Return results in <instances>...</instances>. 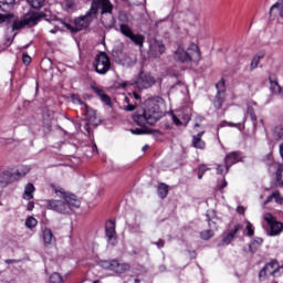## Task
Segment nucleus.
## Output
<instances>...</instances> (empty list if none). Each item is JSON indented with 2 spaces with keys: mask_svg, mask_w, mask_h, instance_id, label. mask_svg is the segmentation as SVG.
Here are the masks:
<instances>
[{
  "mask_svg": "<svg viewBox=\"0 0 283 283\" xmlns=\"http://www.w3.org/2000/svg\"><path fill=\"white\" fill-rule=\"evenodd\" d=\"M163 105V98L153 97L146 102V108L138 109L132 116L133 123L138 125L140 128L130 129V134L135 136H143V134L147 133V126L155 125L165 116V113L160 108Z\"/></svg>",
  "mask_w": 283,
  "mask_h": 283,
  "instance_id": "1",
  "label": "nucleus"
},
{
  "mask_svg": "<svg viewBox=\"0 0 283 283\" xmlns=\"http://www.w3.org/2000/svg\"><path fill=\"white\" fill-rule=\"evenodd\" d=\"M280 277L283 275V265L280 266V263L277 261H271L270 263H266L261 271L259 272V280L262 282V280H266V277Z\"/></svg>",
  "mask_w": 283,
  "mask_h": 283,
  "instance_id": "2",
  "label": "nucleus"
},
{
  "mask_svg": "<svg viewBox=\"0 0 283 283\" xmlns=\"http://www.w3.org/2000/svg\"><path fill=\"white\" fill-rule=\"evenodd\" d=\"M96 17V4H92L91 9L87 11L85 15L78 17L74 20L76 32H81V30L90 28L92 21H94Z\"/></svg>",
  "mask_w": 283,
  "mask_h": 283,
  "instance_id": "3",
  "label": "nucleus"
},
{
  "mask_svg": "<svg viewBox=\"0 0 283 283\" xmlns=\"http://www.w3.org/2000/svg\"><path fill=\"white\" fill-rule=\"evenodd\" d=\"M156 83V76L147 71H140L135 80V85L138 90H149Z\"/></svg>",
  "mask_w": 283,
  "mask_h": 283,
  "instance_id": "4",
  "label": "nucleus"
},
{
  "mask_svg": "<svg viewBox=\"0 0 283 283\" xmlns=\"http://www.w3.org/2000/svg\"><path fill=\"white\" fill-rule=\"evenodd\" d=\"M263 220H265V222L268 223V235L271 237H275V235H280V233H282L283 231V223L282 221H277V218H275L273 214L271 213H265L263 216Z\"/></svg>",
  "mask_w": 283,
  "mask_h": 283,
  "instance_id": "5",
  "label": "nucleus"
},
{
  "mask_svg": "<svg viewBox=\"0 0 283 283\" xmlns=\"http://www.w3.org/2000/svg\"><path fill=\"white\" fill-rule=\"evenodd\" d=\"M93 67H95V72H97V74H107V71L111 70L112 67V64L109 62V56H107V53L101 52L95 57Z\"/></svg>",
  "mask_w": 283,
  "mask_h": 283,
  "instance_id": "6",
  "label": "nucleus"
},
{
  "mask_svg": "<svg viewBox=\"0 0 283 283\" xmlns=\"http://www.w3.org/2000/svg\"><path fill=\"white\" fill-rule=\"evenodd\" d=\"M14 0H0V23H6L11 19H14V14L8 13L12 10Z\"/></svg>",
  "mask_w": 283,
  "mask_h": 283,
  "instance_id": "7",
  "label": "nucleus"
},
{
  "mask_svg": "<svg viewBox=\"0 0 283 283\" xmlns=\"http://www.w3.org/2000/svg\"><path fill=\"white\" fill-rule=\"evenodd\" d=\"M52 189L55 191V193L60 195L63 200H65L67 207H70V213L74 211V209H78L81 207V200L76 198L74 195H66L65 190L63 189H56V187L52 186Z\"/></svg>",
  "mask_w": 283,
  "mask_h": 283,
  "instance_id": "8",
  "label": "nucleus"
},
{
  "mask_svg": "<svg viewBox=\"0 0 283 283\" xmlns=\"http://www.w3.org/2000/svg\"><path fill=\"white\" fill-rule=\"evenodd\" d=\"M167 49L165 48V44L160 40H153L150 42L148 54L151 56V59H160L163 54H165V51Z\"/></svg>",
  "mask_w": 283,
  "mask_h": 283,
  "instance_id": "9",
  "label": "nucleus"
},
{
  "mask_svg": "<svg viewBox=\"0 0 283 283\" xmlns=\"http://www.w3.org/2000/svg\"><path fill=\"white\" fill-rule=\"evenodd\" d=\"M48 209H52L57 213H70V206H67L65 199L63 200H46Z\"/></svg>",
  "mask_w": 283,
  "mask_h": 283,
  "instance_id": "10",
  "label": "nucleus"
},
{
  "mask_svg": "<svg viewBox=\"0 0 283 283\" xmlns=\"http://www.w3.org/2000/svg\"><path fill=\"white\" fill-rule=\"evenodd\" d=\"M96 6V15L98 17V9L101 8L102 14H112L114 4L109 0H94L92 6Z\"/></svg>",
  "mask_w": 283,
  "mask_h": 283,
  "instance_id": "11",
  "label": "nucleus"
},
{
  "mask_svg": "<svg viewBox=\"0 0 283 283\" xmlns=\"http://www.w3.org/2000/svg\"><path fill=\"white\" fill-rule=\"evenodd\" d=\"M186 54L188 56L189 63H198L200 61V48L196 43H190L187 48Z\"/></svg>",
  "mask_w": 283,
  "mask_h": 283,
  "instance_id": "12",
  "label": "nucleus"
},
{
  "mask_svg": "<svg viewBox=\"0 0 283 283\" xmlns=\"http://www.w3.org/2000/svg\"><path fill=\"white\" fill-rule=\"evenodd\" d=\"M99 124H101V119L96 117V113L94 112L86 113L85 130L87 132V134H92V128L98 127Z\"/></svg>",
  "mask_w": 283,
  "mask_h": 283,
  "instance_id": "13",
  "label": "nucleus"
},
{
  "mask_svg": "<svg viewBox=\"0 0 283 283\" xmlns=\"http://www.w3.org/2000/svg\"><path fill=\"white\" fill-rule=\"evenodd\" d=\"M42 240L44 247H52V244H56V237H54V232L50 228L42 229Z\"/></svg>",
  "mask_w": 283,
  "mask_h": 283,
  "instance_id": "14",
  "label": "nucleus"
},
{
  "mask_svg": "<svg viewBox=\"0 0 283 283\" xmlns=\"http://www.w3.org/2000/svg\"><path fill=\"white\" fill-rule=\"evenodd\" d=\"M242 160V155L238 151H232L226 157V167L229 169L235 163H240Z\"/></svg>",
  "mask_w": 283,
  "mask_h": 283,
  "instance_id": "15",
  "label": "nucleus"
},
{
  "mask_svg": "<svg viewBox=\"0 0 283 283\" xmlns=\"http://www.w3.org/2000/svg\"><path fill=\"white\" fill-rule=\"evenodd\" d=\"M174 60L178 61L179 63H189V57L187 55V51L182 48H178L174 52Z\"/></svg>",
  "mask_w": 283,
  "mask_h": 283,
  "instance_id": "16",
  "label": "nucleus"
},
{
  "mask_svg": "<svg viewBox=\"0 0 283 283\" xmlns=\"http://www.w3.org/2000/svg\"><path fill=\"white\" fill-rule=\"evenodd\" d=\"M91 90H93L94 94H96V96H98V98H101L105 105H111L112 98H109V95L105 94V91L98 88L97 86H92Z\"/></svg>",
  "mask_w": 283,
  "mask_h": 283,
  "instance_id": "17",
  "label": "nucleus"
},
{
  "mask_svg": "<svg viewBox=\"0 0 283 283\" xmlns=\"http://www.w3.org/2000/svg\"><path fill=\"white\" fill-rule=\"evenodd\" d=\"M91 90H93L94 94H96V96H98V98H101L105 105H111L112 98H109V95L105 94V91L98 88L97 86H92Z\"/></svg>",
  "mask_w": 283,
  "mask_h": 283,
  "instance_id": "18",
  "label": "nucleus"
},
{
  "mask_svg": "<svg viewBox=\"0 0 283 283\" xmlns=\"http://www.w3.org/2000/svg\"><path fill=\"white\" fill-rule=\"evenodd\" d=\"M14 178V172L4 171L0 175V187H8Z\"/></svg>",
  "mask_w": 283,
  "mask_h": 283,
  "instance_id": "19",
  "label": "nucleus"
},
{
  "mask_svg": "<svg viewBox=\"0 0 283 283\" xmlns=\"http://www.w3.org/2000/svg\"><path fill=\"white\" fill-rule=\"evenodd\" d=\"M41 20V15L39 12H29L24 17V21L27 25H34L36 24V21Z\"/></svg>",
  "mask_w": 283,
  "mask_h": 283,
  "instance_id": "20",
  "label": "nucleus"
},
{
  "mask_svg": "<svg viewBox=\"0 0 283 283\" xmlns=\"http://www.w3.org/2000/svg\"><path fill=\"white\" fill-rule=\"evenodd\" d=\"M240 229H242V226L238 224L226 237H223V240H222L223 244H231V241L233 240V238H235V233H238Z\"/></svg>",
  "mask_w": 283,
  "mask_h": 283,
  "instance_id": "21",
  "label": "nucleus"
},
{
  "mask_svg": "<svg viewBox=\"0 0 283 283\" xmlns=\"http://www.w3.org/2000/svg\"><path fill=\"white\" fill-rule=\"evenodd\" d=\"M116 235V223L114 221H109L106 224V238H108V240H114Z\"/></svg>",
  "mask_w": 283,
  "mask_h": 283,
  "instance_id": "22",
  "label": "nucleus"
},
{
  "mask_svg": "<svg viewBox=\"0 0 283 283\" xmlns=\"http://www.w3.org/2000/svg\"><path fill=\"white\" fill-rule=\"evenodd\" d=\"M34 191H35L34 185L33 184H28L24 187V193H23L24 200H32V198H34V195H33Z\"/></svg>",
  "mask_w": 283,
  "mask_h": 283,
  "instance_id": "23",
  "label": "nucleus"
},
{
  "mask_svg": "<svg viewBox=\"0 0 283 283\" xmlns=\"http://www.w3.org/2000/svg\"><path fill=\"white\" fill-rule=\"evenodd\" d=\"M272 200H275L277 205H282L283 198L282 195H280L279 191H274L272 195L268 197V199L263 202L264 206L269 205Z\"/></svg>",
  "mask_w": 283,
  "mask_h": 283,
  "instance_id": "24",
  "label": "nucleus"
},
{
  "mask_svg": "<svg viewBox=\"0 0 283 283\" xmlns=\"http://www.w3.org/2000/svg\"><path fill=\"white\" fill-rule=\"evenodd\" d=\"M102 266L103 269H107L108 271H113L114 273H116L118 269V261L116 260L104 261L102 262Z\"/></svg>",
  "mask_w": 283,
  "mask_h": 283,
  "instance_id": "25",
  "label": "nucleus"
},
{
  "mask_svg": "<svg viewBox=\"0 0 283 283\" xmlns=\"http://www.w3.org/2000/svg\"><path fill=\"white\" fill-rule=\"evenodd\" d=\"M264 240L262 238H255L249 245V251L255 253L260 247H262Z\"/></svg>",
  "mask_w": 283,
  "mask_h": 283,
  "instance_id": "26",
  "label": "nucleus"
},
{
  "mask_svg": "<svg viewBox=\"0 0 283 283\" xmlns=\"http://www.w3.org/2000/svg\"><path fill=\"white\" fill-rule=\"evenodd\" d=\"M219 127H237L239 132H242V129H244V124L223 120L219 124Z\"/></svg>",
  "mask_w": 283,
  "mask_h": 283,
  "instance_id": "27",
  "label": "nucleus"
},
{
  "mask_svg": "<svg viewBox=\"0 0 283 283\" xmlns=\"http://www.w3.org/2000/svg\"><path fill=\"white\" fill-rule=\"evenodd\" d=\"M273 10H277L280 17L283 19V0H277L276 3L270 8V14H273Z\"/></svg>",
  "mask_w": 283,
  "mask_h": 283,
  "instance_id": "28",
  "label": "nucleus"
},
{
  "mask_svg": "<svg viewBox=\"0 0 283 283\" xmlns=\"http://www.w3.org/2000/svg\"><path fill=\"white\" fill-rule=\"evenodd\" d=\"M130 41H133V43H135V45H138L139 48H143V43H145V36L140 35V34H132L129 36Z\"/></svg>",
  "mask_w": 283,
  "mask_h": 283,
  "instance_id": "29",
  "label": "nucleus"
},
{
  "mask_svg": "<svg viewBox=\"0 0 283 283\" xmlns=\"http://www.w3.org/2000/svg\"><path fill=\"white\" fill-rule=\"evenodd\" d=\"M119 32H122V34L127 39H129L132 34H134V31H132V28H129V25L125 23L119 24Z\"/></svg>",
  "mask_w": 283,
  "mask_h": 283,
  "instance_id": "30",
  "label": "nucleus"
},
{
  "mask_svg": "<svg viewBox=\"0 0 283 283\" xmlns=\"http://www.w3.org/2000/svg\"><path fill=\"white\" fill-rule=\"evenodd\" d=\"M30 166H21L15 172H13V175L23 178V176H28V174H30Z\"/></svg>",
  "mask_w": 283,
  "mask_h": 283,
  "instance_id": "31",
  "label": "nucleus"
},
{
  "mask_svg": "<svg viewBox=\"0 0 283 283\" xmlns=\"http://www.w3.org/2000/svg\"><path fill=\"white\" fill-rule=\"evenodd\" d=\"M168 193H169V186H167L165 184L159 185V187H158V196L160 198H165L166 196H168Z\"/></svg>",
  "mask_w": 283,
  "mask_h": 283,
  "instance_id": "32",
  "label": "nucleus"
},
{
  "mask_svg": "<svg viewBox=\"0 0 283 283\" xmlns=\"http://www.w3.org/2000/svg\"><path fill=\"white\" fill-rule=\"evenodd\" d=\"M130 269L132 266L127 263H117V270L115 273H118V274L127 273V271H129Z\"/></svg>",
  "mask_w": 283,
  "mask_h": 283,
  "instance_id": "33",
  "label": "nucleus"
},
{
  "mask_svg": "<svg viewBox=\"0 0 283 283\" xmlns=\"http://www.w3.org/2000/svg\"><path fill=\"white\" fill-rule=\"evenodd\" d=\"M27 1L31 6V8H34L35 10L43 8V6L45 4V0H27Z\"/></svg>",
  "mask_w": 283,
  "mask_h": 283,
  "instance_id": "34",
  "label": "nucleus"
},
{
  "mask_svg": "<svg viewBox=\"0 0 283 283\" xmlns=\"http://www.w3.org/2000/svg\"><path fill=\"white\" fill-rule=\"evenodd\" d=\"M270 90L273 94H279V96L282 92V88L280 87V84L276 81H271Z\"/></svg>",
  "mask_w": 283,
  "mask_h": 283,
  "instance_id": "35",
  "label": "nucleus"
},
{
  "mask_svg": "<svg viewBox=\"0 0 283 283\" xmlns=\"http://www.w3.org/2000/svg\"><path fill=\"white\" fill-rule=\"evenodd\" d=\"M25 25H28L25 20H14L12 23V30H21L22 28H25Z\"/></svg>",
  "mask_w": 283,
  "mask_h": 283,
  "instance_id": "36",
  "label": "nucleus"
},
{
  "mask_svg": "<svg viewBox=\"0 0 283 283\" xmlns=\"http://www.w3.org/2000/svg\"><path fill=\"white\" fill-rule=\"evenodd\" d=\"M49 283H63V276H61V274L54 272L53 274H51V276L49 279Z\"/></svg>",
  "mask_w": 283,
  "mask_h": 283,
  "instance_id": "37",
  "label": "nucleus"
},
{
  "mask_svg": "<svg viewBox=\"0 0 283 283\" xmlns=\"http://www.w3.org/2000/svg\"><path fill=\"white\" fill-rule=\"evenodd\" d=\"M223 103H224V97H222V96H220V94H218V96H216L214 101H213V105H214L216 109H221Z\"/></svg>",
  "mask_w": 283,
  "mask_h": 283,
  "instance_id": "38",
  "label": "nucleus"
},
{
  "mask_svg": "<svg viewBox=\"0 0 283 283\" xmlns=\"http://www.w3.org/2000/svg\"><path fill=\"white\" fill-rule=\"evenodd\" d=\"M36 224H39V221H36L34 217H29L25 221V227H28V229H34Z\"/></svg>",
  "mask_w": 283,
  "mask_h": 283,
  "instance_id": "39",
  "label": "nucleus"
},
{
  "mask_svg": "<svg viewBox=\"0 0 283 283\" xmlns=\"http://www.w3.org/2000/svg\"><path fill=\"white\" fill-rule=\"evenodd\" d=\"M276 182L283 187V165L276 170Z\"/></svg>",
  "mask_w": 283,
  "mask_h": 283,
  "instance_id": "40",
  "label": "nucleus"
},
{
  "mask_svg": "<svg viewBox=\"0 0 283 283\" xmlns=\"http://www.w3.org/2000/svg\"><path fill=\"white\" fill-rule=\"evenodd\" d=\"M201 240H211L213 238V230H205L200 233Z\"/></svg>",
  "mask_w": 283,
  "mask_h": 283,
  "instance_id": "41",
  "label": "nucleus"
},
{
  "mask_svg": "<svg viewBox=\"0 0 283 283\" xmlns=\"http://www.w3.org/2000/svg\"><path fill=\"white\" fill-rule=\"evenodd\" d=\"M205 171H209V168L205 165L199 166L198 168V178L199 180H202V176H205Z\"/></svg>",
  "mask_w": 283,
  "mask_h": 283,
  "instance_id": "42",
  "label": "nucleus"
},
{
  "mask_svg": "<svg viewBox=\"0 0 283 283\" xmlns=\"http://www.w3.org/2000/svg\"><path fill=\"white\" fill-rule=\"evenodd\" d=\"M245 231H247V235H249V238L253 237V234L255 233V231L253 230V224L249 221L247 223Z\"/></svg>",
  "mask_w": 283,
  "mask_h": 283,
  "instance_id": "43",
  "label": "nucleus"
},
{
  "mask_svg": "<svg viewBox=\"0 0 283 283\" xmlns=\"http://www.w3.org/2000/svg\"><path fill=\"white\" fill-rule=\"evenodd\" d=\"M216 86L218 90V94L224 93V80L219 81Z\"/></svg>",
  "mask_w": 283,
  "mask_h": 283,
  "instance_id": "44",
  "label": "nucleus"
},
{
  "mask_svg": "<svg viewBox=\"0 0 283 283\" xmlns=\"http://www.w3.org/2000/svg\"><path fill=\"white\" fill-rule=\"evenodd\" d=\"M260 56H254L253 59H252V61H251V67H252V70H255V67H258V65H260Z\"/></svg>",
  "mask_w": 283,
  "mask_h": 283,
  "instance_id": "45",
  "label": "nucleus"
},
{
  "mask_svg": "<svg viewBox=\"0 0 283 283\" xmlns=\"http://www.w3.org/2000/svg\"><path fill=\"white\" fill-rule=\"evenodd\" d=\"M171 118L175 125H177V127H180L184 125L182 120H180V118H178L175 114H171Z\"/></svg>",
  "mask_w": 283,
  "mask_h": 283,
  "instance_id": "46",
  "label": "nucleus"
},
{
  "mask_svg": "<svg viewBox=\"0 0 283 283\" xmlns=\"http://www.w3.org/2000/svg\"><path fill=\"white\" fill-rule=\"evenodd\" d=\"M224 171H229V168H227V165L226 166L218 165L217 174H224Z\"/></svg>",
  "mask_w": 283,
  "mask_h": 283,
  "instance_id": "47",
  "label": "nucleus"
},
{
  "mask_svg": "<svg viewBox=\"0 0 283 283\" xmlns=\"http://www.w3.org/2000/svg\"><path fill=\"white\" fill-rule=\"evenodd\" d=\"M22 61H23L24 65H30V63H32V59L28 54H23Z\"/></svg>",
  "mask_w": 283,
  "mask_h": 283,
  "instance_id": "48",
  "label": "nucleus"
},
{
  "mask_svg": "<svg viewBox=\"0 0 283 283\" xmlns=\"http://www.w3.org/2000/svg\"><path fill=\"white\" fill-rule=\"evenodd\" d=\"M191 147H195V149H205V143H192Z\"/></svg>",
  "mask_w": 283,
  "mask_h": 283,
  "instance_id": "49",
  "label": "nucleus"
},
{
  "mask_svg": "<svg viewBox=\"0 0 283 283\" xmlns=\"http://www.w3.org/2000/svg\"><path fill=\"white\" fill-rule=\"evenodd\" d=\"M202 134H205V132L198 133V134L193 137V143H200V140H202Z\"/></svg>",
  "mask_w": 283,
  "mask_h": 283,
  "instance_id": "50",
  "label": "nucleus"
},
{
  "mask_svg": "<svg viewBox=\"0 0 283 283\" xmlns=\"http://www.w3.org/2000/svg\"><path fill=\"white\" fill-rule=\"evenodd\" d=\"M134 109H136V106L133 105V104H127V105L125 106V111H126V112H134Z\"/></svg>",
  "mask_w": 283,
  "mask_h": 283,
  "instance_id": "51",
  "label": "nucleus"
},
{
  "mask_svg": "<svg viewBox=\"0 0 283 283\" xmlns=\"http://www.w3.org/2000/svg\"><path fill=\"white\" fill-rule=\"evenodd\" d=\"M156 247H158V249H163V247H165V240L159 239L158 242H155Z\"/></svg>",
  "mask_w": 283,
  "mask_h": 283,
  "instance_id": "52",
  "label": "nucleus"
},
{
  "mask_svg": "<svg viewBox=\"0 0 283 283\" xmlns=\"http://www.w3.org/2000/svg\"><path fill=\"white\" fill-rule=\"evenodd\" d=\"M6 264H17L19 262V260H15V259H7L6 261Z\"/></svg>",
  "mask_w": 283,
  "mask_h": 283,
  "instance_id": "53",
  "label": "nucleus"
},
{
  "mask_svg": "<svg viewBox=\"0 0 283 283\" xmlns=\"http://www.w3.org/2000/svg\"><path fill=\"white\" fill-rule=\"evenodd\" d=\"M73 101H74L75 103H78L80 105H85V107H87V104L83 103V101H82L81 98H78V97H75V98H74V96H73Z\"/></svg>",
  "mask_w": 283,
  "mask_h": 283,
  "instance_id": "54",
  "label": "nucleus"
},
{
  "mask_svg": "<svg viewBox=\"0 0 283 283\" xmlns=\"http://www.w3.org/2000/svg\"><path fill=\"white\" fill-rule=\"evenodd\" d=\"M209 227H210L211 229H218V228L216 227V222H214L213 220H210V221H209Z\"/></svg>",
  "mask_w": 283,
  "mask_h": 283,
  "instance_id": "55",
  "label": "nucleus"
},
{
  "mask_svg": "<svg viewBox=\"0 0 283 283\" xmlns=\"http://www.w3.org/2000/svg\"><path fill=\"white\" fill-rule=\"evenodd\" d=\"M34 209V202H29L28 203V211H32Z\"/></svg>",
  "mask_w": 283,
  "mask_h": 283,
  "instance_id": "56",
  "label": "nucleus"
},
{
  "mask_svg": "<svg viewBox=\"0 0 283 283\" xmlns=\"http://www.w3.org/2000/svg\"><path fill=\"white\" fill-rule=\"evenodd\" d=\"M237 211H238V213H240V214H242V213H244V207H238L237 208Z\"/></svg>",
  "mask_w": 283,
  "mask_h": 283,
  "instance_id": "57",
  "label": "nucleus"
},
{
  "mask_svg": "<svg viewBox=\"0 0 283 283\" xmlns=\"http://www.w3.org/2000/svg\"><path fill=\"white\" fill-rule=\"evenodd\" d=\"M51 34H56L59 32V27L50 30Z\"/></svg>",
  "mask_w": 283,
  "mask_h": 283,
  "instance_id": "58",
  "label": "nucleus"
},
{
  "mask_svg": "<svg viewBox=\"0 0 283 283\" xmlns=\"http://www.w3.org/2000/svg\"><path fill=\"white\" fill-rule=\"evenodd\" d=\"M248 114H250V116L251 114H255V112L253 111V107L251 106L248 107Z\"/></svg>",
  "mask_w": 283,
  "mask_h": 283,
  "instance_id": "59",
  "label": "nucleus"
},
{
  "mask_svg": "<svg viewBox=\"0 0 283 283\" xmlns=\"http://www.w3.org/2000/svg\"><path fill=\"white\" fill-rule=\"evenodd\" d=\"M250 116H251V119H252V120H254V122L258 120V116H255V113H251Z\"/></svg>",
  "mask_w": 283,
  "mask_h": 283,
  "instance_id": "60",
  "label": "nucleus"
},
{
  "mask_svg": "<svg viewBox=\"0 0 283 283\" xmlns=\"http://www.w3.org/2000/svg\"><path fill=\"white\" fill-rule=\"evenodd\" d=\"M224 187H227V180L223 179L222 185L219 187V189H224Z\"/></svg>",
  "mask_w": 283,
  "mask_h": 283,
  "instance_id": "61",
  "label": "nucleus"
},
{
  "mask_svg": "<svg viewBox=\"0 0 283 283\" xmlns=\"http://www.w3.org/2000/svg\"><path fill=\"white\" fill-rule=\"evenodd\" d=\"M133 95L136 101H140V95H138L137 93H133Z\"/></svg>",
  "mask_w": 283,
  "mask_h": 283,
  "instance_id": "62",
  "label": "nucleus"
},
{
  "mask_svg": "<svg viewBox=\"0 0 283 283\" xmlns=\"http://www.w3.org/2000/svg\"><path fill=\"white\" fill-rule=\"evenodd\" d=\"M93 151H98V147H96V144H93L92 146Z\"/></svg>",
  "mask_w": 283,
  "mask_h": 283,
  "instance_id": "63",
  "label": "nucleus"
},
{
  "mask_svg": "<svg viewBox=\"0 0 283 283\" xmlns=\"http://www.w3.org/2000/svg\"><path fill=\"white\" fill-rule=\"evenodd\" d=\"M147 149H149V145H145L143 148H142V151H147Z\"/></svg>",
  "mask_w": 283,
  "mask_h": 283,
  "instance_id": "64",
  "label": "nucleus"
}]
</instances>
